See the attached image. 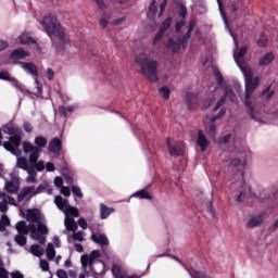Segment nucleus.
<instances>
[{
	"mask_svg": "<svg viewBox=\"0 0 278 278\" xmlns=\"http://www.w3.org/2000/svg\"><path fill=\"white\" fill-rule=\"evenodd\" d=\"M15 229L17 231V233H22V235H26L29 233V231L31 232V224H29L27 226V223H25V220H20L16 225H15Z\"/></svg>",
	"mask_w": 278,
	"mask_h": 278,
	"instance_id": "obj_17",
	"label": "nucleus"
},
{
	"mask_svg": "<svg viewBox=\"0 0 278 278\" xmlns=\"http://www.w3.org/2000/svg\"><path fill=\"white\" fill-rule=\"evenodd\" d=\"M197 143H198V147H200L201 151H203V152L207 151V148L210 147V141L203 134V130L198 131Z\"/></svg>",
	"mask_w": 278,
	"mask_h": 278,
	"instance_id": "obj_13",
	"label": "nucleus"
},
{
	"mask_svg": "<svg viewBox=\"0 0 278 278\" xmlns=\"http://www.w3.org/2000/svg\"><path fill=\"white\" fill-rule=\"evenodd\" d=\"M11 222H10V217H8V215H2L0 218V232L5 231L7 227H10Z\"/></svg>",
	"mask_w": 278,
	"mask_h": 278,
	"instance_id": "obj_27",
	"label": "nucleus"
},
{
	"mask_svg": "<svg viewBox=\"0 0 278 278\" xmlns=\"http://www.w3.org/2000/svg\"><path fill=\"white\" fill-rule=\"evenodd\" d=\"M30 238L37 240L39 244H47V237L38 231L36 224H30Z\"/></svg>",
	"mask_w": 278,
	"mask_h": 278,
	"instance_id": "obj_9",
	"label": "nucleus"
},
{
	"mask_svg": "<svg viewBox=\"0 0 278 278\" xmlns=\"http://www.w3.org/2000/svg\"><path fill=\"white\" fill-rule=\"evenodd\" d=\"M214 103H216V98H211L208 101H206L204 103L202 110H210V108H212V105H214Z\"/></svg>",
	"mask_w": 278,
	"mask_h": 278,
	"instance_id": "obj_50",
	"label": "nucleus"
},
{
	"mask_svg": "<svg viewBox=\"0 0 278 278\" xmlns=\"http://www.w3.org/2000/svg\"><path fill=\"white\" fill-rule=\"evenodd\" d=\"M18 64H21L22 68L28 73V75H33V77H35V79H38V67L36 66V64L31 63V62H18Z\"/></svg>",
	"mask_w": 278,
	"mask_h": 278,
	"instance_id": "obj_10",
	"label": "nucleus"
},
{
	"mask_svg": "<svg viewBox=\"0 0 278 278\" xmlns=\"http://www.w3.org/2000/svg\"><path fill=\"white\" fill-rule=\"evenodd\" d=\"M65 227L67 231H77V224L73 217L65 218Z\"/></svg>",
	"mask_w": 278,
	"mask_h": 278,
	"instance_id": "obj_25",
	"label": "nucleus"
},
{
	"mask_svg": "<svg viewBox=\"0 0 278 278\" xmlns=\"http://www.w3.org/2000/svg\"><path fill=\"white\" fill-rule=\"evenodd\" d=\"M28 151H33V153L29 154L28 162L33 168L37 169L38 173H42L45 170V161H39L40 157V150L38 148H28Z\"/></svg>",
	"mask_w": 278,
	"mask_h": 278,
	"instance_id": "obj_5",
	"label": "nucleus"
},
{
	"mask_svg": "<svg viewBox=\"0 0 278 278\" xmlns=\"http://www.w3.org/2000/svg\"><path fill=\"white\" fill-rule=\"evenodd\" d=\"M208 136H212V137L216 136V124L212 123L208 126Z\"/></svg>",
	"mask_w": 278,
	"mask_h": 278,
	"instance_id": "obj_53",
	"label": "nucleus"
},
{
	"mask_svg": "<svg viewBox=\"0 0 278 278\" xmlns=\"http://www.w3.org/2000/svg\"><path fill=\"white\" fill-rule=\"evenodd\" d=\"M262 223H264L263 214L250 218V220L248 222V227H249V229H254V227H260V225H262Z\"/></svg>",
	"mask_w": 278,
	"mask_h": 278,
	"instance_id": "obj_19",
	"label": "nucleus"
},
{
	"mask_svg": "<svg viewBox=\"0 0 278 278\" xmlns=\"http://www.w3.org/2000/svg\"><path fill=\"white\" fill-rule=\"evenodd\" d=\"M14 77L10 76L9 72H0V79L3 81H11Z\"/></svg>",
	"mask_w": 278,
	"mask_h": 278,
	"instance_id": "obj_48",
	"label": "nucleus"
},
{
	"mask_svg": "<svg viewBox=\"0 0 278 278\" xmlns=\"http://www.w3.org/2000/svg\"><path fill=\"white\" fill-rule=\"evenodd\" d=\"M5 190H7V192H9V194H16V192H18V186H16L12 181H9L5 185Z\"/></svg>",
	"mask_w": 278,
	"mask_h": 278,
	"instance_id": "obj_32",
	"label": "nucleus"
},
{
	"mask_svg": "<svg viewBox=\"0 0 278 278\" xmlns=\"http://www.w3.org/2000/svg\"><path fill=\"white\" fill-rule=\"evenodd\" d=\"M14 240L20 247H25V244H27V237L25 235L18 233L14 237Z\"/></svg>",
	"mask_w": 278,
	"mask_h": 278,
	"instance_id": "obj_34",
	"label": "nucleus"
},
{
	"mask_svg": "<svg viewBox=\"0 0 278 278\" xmlns=\"http://www.w3.org/2000/svg\"><path fill=\"white\" fill-rule=\"evenodd\" d=\"M91 240L96 244H100V247H109L110 245V240H108V237L103 233H100V235L92 233Z\"/></svg>",
	"mask_w": 278,
	"mask_h": 278,
	"instance_id": "obj_15",
	"label": "nucleus"
},
{
	"mask_svg": "<svg viewBox=\"0 0 278 278\" xmlns=\"http://www.w3.org/2000/svg\"><path fill=\"white\" fill-rule=\"evenodd\" d=\"M26 218L30 223H37V231H39L41 236L49 235V227L40 222V213H38V210H28L26 213Z\"/></svg>",
	"mask_w": 278,
	"mask_h": 278,
	"instance_id": "obj_4",
	"label": "nucleus"
},
{
	"mask_svg": "<svg viewBox=\"0 0 278 278\" xmlns=\"http://www.w3.org/2000/svg\"><path fill=\"white\" fill-rule=\"evenodd\" d=\"M54 203H55L56 207H59V210H61V212H64V210H66V207H68V200H64V198H62V195H56L54 199Z\"/></svg>",
	"mask_w": 278,
	"mask_h": 278,
	"instance_id": "obj_21",
	"label": "nucleus"
},
{
	"mask_svg": "<svg viewBox=\"0 0 278 278\" xmlns=\"http://www.w3.org/2000/svg\"><path fill=\"white\" fill-rule=\"evenodd\" d=\"M29 167V164L27 163V159L25 156L17 159V168H21L22 170H26Z\"/></svg>",
	"mask_w": 278,
	"mask_h": 278,
	"instance_id": "obj_36",
	"label": "nucleus"
},
{
	"mask_svg": "<svg viewBox=\"0 0 278 278\" xmlns=\"http://www.w3.org/2000/svg\"><path fill=\"white\" fill-rule=\"evenodd\" d=\"M24 131L31 134L34 131V126L29 122L24 123Z\"/></svg>",
	"mask_w": 278,
	"mask_h": 278,
	"instance_id": "obj_56",
	"label": "nucleus"
},
{
	"mask_svg": "<svg viewBox=\"0 0 278 278\" xmlns=\"http://www.w3.org/2000/svg\"><path fill=\"white\" fill-rule=\"evenodd\" d=\"M166 47H167V49H170V51H173V53H177V51H179V49H181V47H184V43H181V37H178L176 39L170 38L167 41Z\"/></svg>",
	"mask_w": 278,
	"mask_h": 278,
	"instance_id": "obj_14",
	"label": "nucleus"
},
{
	"mask_svg": "<svg viewBox=\"0 0 278 278\" xmlns=\"http://www.w3.org/2000/svg\"><path fill=\"white\" fill-rule=\"evenodd\" d=\"M88 256H89V260L94 262V260H98V257H101V252L99 250H93L90 252Z\"/></svg>",
	"mask_w": 278,
	"mask_h": 278,
	"instance_id": "obj_47",
	"label": "nucleus"
},
{
	"mask_svg": "<svg viewBox=\"0 0 278 278\" xmlns=\"http://www.w3.org/2000/svg\"><path fill=\"white\" fill-rule=\"evenodd\" d=\"M179 16H181V18H186V16H188V9L185 5H180Z\"/></svg>",
	"mask_w": 278,
	"mask_h": 278,
	"instance_id": "obj_57",
	"label": "nucleus"
},
{
	"mask_svg": "<svg viewBox=\"0 0 278 278\" xmlns=\"http://www.w3.org/2000/svg\"><path fill=\"white\" fill-rule=\"evenodd\" d=\"M256 45L262 49L266 48V46L268 45V37H266V34L261 33L260 38L256 41Z\"/></svg>",
	"mask_w": 278,
	"mask_h": 278,
	"instance_id": "obj_31",
	"label": "nucleus"
},
{
	"mask_svg": "<svg viewBox=\"0 0 278 278\" xmlns=\"http://www.w3.org/2000/svg\"><path fill=\"white\" fill-rule=\"evenodd\" d=\"M273 62H275V53L267 52L260 59L258 66H268V64H273Z\"/></svg>",
	"mask_w": 278,
	"mask_h": 278,
	"instance_id": "obj_18",
	"label": "nucleus"
},
{
	"mask_svg": "<svg viewBox=\"0 0 278 278\" xmlns=\"http://www.w3.org/2000/svg\"><path fill=\"white\" fill-rule=\"evenodd\" d=\"M2 129L4 134H8V136H14L16 134V129H18V126L14 123H8L2 126Z\"/></svg>",
	"mask_w": 278,
	"mask_h": 278,
	"instance_id": "obj_22",
	"label": "nucleus"
},
{
	"mask_svg": "<svg viewBox=\"0 0 278 278\" xmlns=\"http://www.w3.org/2000/svg\"><path fill=\"white\" fill-rule=\"evenodd\" d=\"M78 225H79V227H81V229H88V222H86L85 218H79Z\"/></svg>",
	"mask_w": 278,
	"mask_h": 278,
	"instance_id": "obj_62",
	"label": "nucleus"
},
{
	"mask_svg": "<svg viewBox=\"0 0 278 278\" xmlns=\"http://www.w3.org/2000/svg\"><path fill=\"white\" fill-rule=\"evenodd\" d=\"M273 94H275V91L270 92V87L266 88L263 91V97H265L266 99H270L273 97Z\"/></svg>",
	"mask_w": 278,
	"mask_h": 278,
	"instance_id": "obj_58",
	"label": "nucleus"
},
{
	"mask_svg": "<svg viewBox=\"0 0 278 278\" xmlns=\"http://www.w3.org/2000/svg\"><path fill=\"white\" fill-rule=\"evenodd\" d=\"M9 142L14 146L16 149H18V147H21V137L18 135H11V137H9Z\"/></svg>",
	"mask_w": 278,
	"mask_h": 278,
	"instance_id": "obj_35",
	"label": "nucleus"
},
{
	"mask_svg": "<svg viewBox=\"0 0 278 278\" xmlns=\"http://www.w3.org/2000/svg\"><path fill=\"white\" fill-rule=\"evenodd\" d=\"M54 186H56V188H63L64 187V179L60 176H56L54 178Z\"/></svg>",
	"mask_w": 278,
	"mask_h": 278,
	"instance_id": "obj_49",
	"label": "nucleus"
},
{
	"mask_svg": "<svg viewBox=\"0 0 278 278\" xmlns=\"http://www.w3.org/2000/svg\"><path fill=\"white\" fill-rule=\"evenodd\" d=\"M135 63L139 66L141 75L147 77L151 84H157L160 81L157 77V66H160V64L157 61L149 60L147 54L141 53L136 55Z\"/></svg>",
	"mask_w": 278,
	"mask_h": 278,
	"instance_id": "obj_3",
	"label": "nucleus"
},
{
	"mask_svg": "<svg viewBox=\"0 0 278 278\" xmlns=\"http://www.w3.org/2000/svg\"><path fill=\"white\" fill-rule=\"evenodd\" d=\"M3 148L5 149V151H9L10 153H16V147H14L10 141H5L3 143Z\"/></svg>",
	"mask_w": 278,
	"mask_h": 278,
	"instance_id": "obj_43",
	"label": "nucleus"
},
{
	"mask_svg": "<svg viewBox=\"0 0 278 278\" xmlns=\"http://www.w3.org/2000/svg\"><path fill=\"white\" fill-rule=\"evenodd\" d=\"M72 238L77 242H84V231L74 232Z\"/></svg>",
	"mask_w": 278,
	"mask_h": 278,
	"instance_id": "obj_46",
	"label": "nucleus"
},
{
	"mask_svg": "<svg viewBox=\"0 0 278 278\" xmlns=\"http://www.w3.org/2000/svg\"><path fill=\"white\" fill-rule=\"evenodd\" d=\"M24 170H26V173H28V176H35V177H37V173H36V168L34 167V166H28L27 167V169H24Z\"/></svg>",
	"mask_w": 278,
	"mask_h": 278,
	"instance_id": "obj_61",
	"label": "nucleus"
},
{
	"mask_svg": "<svg viewBox=\"0 0 278 278\" xmlns=\"http://www.w3.org/2000/svg\"><path fill=\"white\" fill-rule=\"evenodd\" d=\"M63 212L66 216H73L74 218L79 216V210H77V207L71 206L70 204H67Z\"/></svg>",
	"mask_w": 278,
	"mask_h": 278,
	"instance_id": "obj_24",
	"label": "nucleus"
},
{
	"mask_svg": "<svg viewBox=\"0 0 278 278\" xmlns=\"http://www.w3.org/2000/svg\"><path fill=\"white\" fill-rule=\"evenodd\" d=\"M190 38H192V33L188 31L182 36V38L180 37L182 49H186V47H188V40H190Z\"/></svg>",
	"mask_w": 278,
	"mask_h": 278,
	"instance_id": "obj_42",
	"label": "nucleus"
},
{
	"mask_svg": "<svg viewBox=\"0 0 278 278\" xmlns=\"http://www.w3.org/2000/svg\"><path fill=\"white\" fill-rule=\"evenodd\" d=\"M134 197H137V199H147L148 201H153V195H151L147 189H141L135 192Z\"/></svg>",
	"mask_w": 278,
	"mask_h": 278,
	"instance_id": "obj_23",
	"label": "nucleus"
},
{
	"mask_svg": "<svg viewBox=\"0 0 278 278\" xmlns=\"http://www.w3.org/2000/svg\"><path fill=\"white\" fill-rule=\"evenodd\" d=\"M35 144H30L29 142H24L23 143V151L24 153H34V151H28L29 148L33 149H38L39 154L42 153V149H45V147H47V138L42 137V136H38L35 138Z\"/></svg>",
	"mask_w": 278,
	"mask_h": 278,
	"instance_id": "obj_6",
	"label": "nucleus"
},
{
	"mask_svg": "<svg viewBox=\"0 0 278 278\" xmlns=\"http://www.w3.org/2000/svg\"><path fill=\"white\" fill-rule=\"evenodd\" d=\"M80 262H81L83 268H88V266H89V268H92L93 262L91 261V258L88 254L83 255L80 258Z\"/></svg>",
	"mask_w": 278,
	"mask_h": 278,
	"instance_id": "obj_30",
	"label": "nucleus"
},
{
	"mask_svg": "<svg viewBox=\"0 0 278 278\" xmlns=\"http://www.w3.org/2000/svg\"><path fill=\"white\" fill-rule=\"evenodd\" d=\"M8 210H9L8 202L7 201L0 202V212L2 214H5V212H8Z\"/></svg>",
	"mask_w": 278,
	"mask_h": 278,
	"instance_id": "obj_60",
	"label": "nucleus"
},
{
	"mask_svg": "<svg viewBox=\"0 0 278 278\" xmlns=\"http://www.w3.org/2000/svg\"><path fill=\"white\" fill-rule=\"evenodd\" d=\"M25 58H29V53L23 48L13 50L9 56L10 60H25Z\"/></svg>",
	"mask_w": 278,
	"mask_h": 278,
	"instance_id": "obj_16",
	"label": "nucleus"
},
{
	"mask_svg": "<svg viewBox=\"0 0 278 278\" xmlns=\"http://www.w3.org/2000/svg\"><path fill=\"white\" fill-rule=\"evenodd\" d=\"M73 112H75V108H73V106H68V108L59 106V114L63 118H66V116H68V113L73 114Z\"/></svg>",
	"mask_w": 278,
	"mask_h": 278,
	"instance_id": "obj_28",
	"label": "nucleus"
},
{
	"mask_svg": "<svg viewBox=\"0 0 278 278\" xmlns=\"http://www.w3.org/2000/svg\"><path fill=\"white\" fill-rule=\"evenodd\" d=\"M225 114H227V109L226 108H222L220 111L218 112V114L214 115L211 118V123H216V121H218L219 118H223V116H225Z\"/></svg>",
	"mask_w": 278,
	"mask_h": 278,
	"instance_id": "obj_41",
	"label": "nucleus"
},
{
	"mask_svg": "<svg viewBox=\"0 0 278 278\" xmlns=\"http://www.w3.org/2000/svg\"><path fill=\"white\" fill-rule=\"evenodd\" d=\"M227 99L231 102V103H236L238 101V97H236V93L233 92V89L230 88H226L225 89V93L224 96L217 101L215 108H214V112H218V109L223 108V105H225V101H227Z\"/></svg>",
	"mask_w": 278,
	"mask_h": 278,
	"instance_id": "obj_7",
	"label": "nucleus"
},
{
	"mask_svg": "<svg viewBox=\"0 0 278 278\" xmlns=\"http://www.w3.org/2000/svg\"><path fill=\"white\" fill-rule=\"evenodd\" d=\"M11 83H12V86L14 88H16V90H20V92H24L25 87L23 86V84L18 83V80H16V78H12Z\"/></svg>",
	"mask_w": 278,
	"mask_h": 278,
	"instance_id": "obj_44",
	"label": "nucleus"
},
{
	"mask_svg": "<svg viewBox=\"0 0 278 278\" xmlns=\"http://www.w3.org/2000/svg\"><path fill=\"white\" fill-rule=\"evenodd\" d=\"M56 277L59 278H68V274L64 269L56 270Z\"/></svg>",
	"mask_w": 278,
	"mask_h": 278,
	"instance_id": "obj_59",
	"label": "nucleus"
},
{
	"mask_svg": "<svg viewBox=\"0 0 278 278\" xmlns=\"http://www.w3.org/2000/svg\"><path fill=\"white\" fill-rule=\"evenodd\" d=\"M22 190L24 191V193H26V197H28V194H34L36 192V187L30 186V187H26Z\"/></svg>",
	"mask_w": 278,
	"mask_h": 278,
	"instance_id": "obj_52",
	"label": "nucleus"
},
{
	"mask_svg": "<svg viewBox=\"0 0 278 278\" xmlns=\"http://www.w3.org/2000/svg\"><path fill=\"white\" fill-rule=\"evenodd\" d=\"M112 273L115 278H125V273H123L118 265H113Z\"/></svg>",
	"mask_w": 278,
	"mask_h": 278,
	"instance_id": "obj_37",
	"label": "nucleus"
},
{
	"mask_svg": "<svg viewBox=\"0 0 278 278\" xmlns=\"http://www.w3.org/2000/svg\"><path fill=\"white\" fill-rule=\"evenodd\" d=\"M72 192L77 197L78 199H84V193H81V189L77 186L72 187Z\"/></svg>",
	"mask_w": 278,
	"mask_h": 278,
	"instance_id": "obj_45",
	"label": "nucleus"
},
{
	"mask_svg": "<svg viewBox=\"0 0 278 278\" xmlns=\"http://www.w3.org/2000/svg\"><path fill=\"white\" fill-rule=\"evenodd\" d=\"M41 25L48 36H55V38H58L60 42L58 46V50L64 53L66 45H71V39L66 37V33L64 31V28L62 27L60 22H58V17L53 14H48L43 16Z\"/></svg>",
	"mask_w": 278,
	"mask_h": 278,
	"instance_id": "obj_2",
	"label": "nucleus"
},
{
	"mask_svg": "<svg viewBox=\"0 0 278 278\" xmlns=\"http://www.w3.org/2000/svg\"><path fill=\"white\" fill-rule=\"evenodd\" d=\"M185 103H187L188 110H197V108H199V100L194 93L191 92L186 93Z\"/></svg>",
	"mask_w": 278,
	"mask_h": 278,
	"instance_id": "obj_11",
	"label": "nucleus"
},
{
	"mask_svg": "<svg viewBox=\"0 0 278 278\" xmlns=\"http://www.w3.org/2000/svg\"><path fill=\"white\" fill-rule=\"evenodd\" d=\"M46 255L50 261L55 258V248L53 247V243H48L46 249Z\"/></svg>",
	"mask_w": 278,
	"mask_h": 278,
	"instance_id": "obj_29",
	"label": "nucleus"
},
{
	"mask_svg": "<svg viewBox=\"0 0 278 278\" xmlns=\"http://www.w3.org/2000/svg\"><path fill=\"white\" fill-rule=\"evenodd\" d=\"M49 153L58 154L60 151H62V140L60 138L55 137L53 138L48 146Z\"/></svg>",
	"mask_w": 278,
	"mask_h": 278,
	"instance_id": "obj_12",
	"label": "nucleus"
},
{
	"mask_svg": "<svg viewBox=\"0 0 278 278\" xmlns=\"http://www.w3.org/2000/svg\"><path fill=\"white\" fill-rule=\"evenodd\" d=\"M173 23V17H167L160 26V30L163 31V34H166V30L168 27H170Z\"/></svg>",
	"mask_w": 278,
	"mask_h": 278,
	"instance_id": "obj_39",
	"label": "nucleus"
},
{
	"mask_svg": "<svg viewBox=\"0 0 278 278\" xmlns=\"http://www.w3.org/2000/svg\"><path fill=\"white\" fill-rule=\"evenodd\" d=\"M61 194L64 197H71V189L68 187L61 188Z\"/></svg>",
	"mask_w": 278,
	"mask_h": 278,
	"instance_id": "obj_64",
	"label": "nucleus"
},
{
	"mask_svg": "<svg viewBox=\"0 0 278 278\" xmlns=\"http://www.w3.org/2000/svg\"><path fill=\"white\" fill-rule=\"evenodd\" d=\"M166 144L170 155H176L179 157V155L184 154V143L181 141H176L173 143V140L167 138Z\"/></svg>",
	"mask_w": 278,
	"mask_h": 278,
	"instance_id": "obj_8",
	"label": "nucleus"
},
{
	"mask_svg": "<svg viewBox=\"0 0 278 278\" xmlns=\"http://www.w3.org/2000/svg\"><path fill=\"white\" fill-rule=\"evenodd\" d=\"M40 268L43 270V273L49 271V262L46 260L40 261Z\"/></svg>",
	"mask_w": 278,
	"mask_h": 278,
	"instance_id": "obj_55",
	"label": "nucleus"
},
{
	"mask_svg": "<svg viewBox=\"0 0 278 278\" xmlns=\"http://www.w3.org/2000/svg\"><path fill=\"white\" fill-rule=\"evenodd\" d=\"M30 253L35 255V257H42V255H45V249L39 244H34L30 247Z\"/></svg>",
	"mask_w": 278,
	"mask_h": 278,
	"instance_id": "obj_26",
	"label": "nucleus"
},
{
	"mask_svg": "<svg viewBox=\"0 0 278 278\" xmlns=\"http://www.w3.org/2000/svg\"><path fill=\"white\" fill-rule=\"evenodd\" d=\"M231 36L236 45L233 60L236 64L239 66L241 73L243 74L244 81H245V96H244L243 103L247 108V113L249 114V116H251L253 121H256L257 118L255 117V114H254L255 108L253 106V102H251V97L257 89V86H260V77H255L253 79V71L249 66H242V64H240L241 58H244V54L247 53V51H249V48L247 46L238 48V38H236L233 34H231Z\"/></svg>",
	"mask_w": 278,
	"mask_h": 278,
	"instance_id": "obj_1",
	"label": "nucleus"
},
{
	"mask_svg": "<svg viewBox=\"0 0 278 278\" xmlns=\"http://www.w3.org/2000/svg\"><path fill=\"white\" fill-rule=\"evenodd\" d=\"M20 41L22 45H36V40L27 35H22Z\"/></svg>",
	"mask_w": 278,
	"mask_h": 278,
	"instance_id": "obj_38",
	"label": "nucleus"
},
{
	"mask_svg": "<svg viewBox=\"0 0 278 278\" xmlns=\"http://www.w3.org/2000/svg\"><path fill=\"white\" fill-rule=\"evenodd\" d=\"M114 212V208L108 207L105 204H100V218L101 220H105Z\"/></svg>",
	"mask_w": 278,
	"mask_h": 278,
	"instance_id": "obj_20",
	"label": "nucleus"
},
{
	"mask_svg": "<svg viewBox=\"0 0 278 278\" xmlns=\"http://www.w3.org/2000/svg\"><path fill=\"white\" fill-rule=\"evenodd\" d=\"M231 140V134H228L219 139V144H227Z\"/></svg>",
	"mask_w": 278,
	"mask_h": 278,
	"instance_id": "obj_54",
	"label": "nucleus"
},
{
	"mask_svg": "<svg viewBox=\"0 0 278 278\" xmlns=\"http://www.w3.org/2000/svg\"><path fill=\"white\" fill-rule=\"evenodd\" d=\"M240 164H242L244 168V166H247V159L241 160L240 157H236L230 161V166H240Z\"/></svg>",
	"mask_w": 278,
	"mask_h": 278,
	"instance_id": "obj_40",
	"label": "nucleus"
},
{
	"mask_svg": "<svg viewBox=\"0 0 278 278\" xmlns=\"http://www.w3.org/2000/svg\"><path fill=\"white\" fill-rule=\"evenodd\" d=\"M163 37H164V31L159 30L154 36L153 45L154 46L157 45V42H160V40H162Z\"/></svg>",
	"mask_w": 278,
	"mask_h": 278,
	"instance_id": "obj_51",
	"label": "nucleus"
},
{
	"mask_svg": "<svg viewBox=\"0 0 278 278\" xmlns=\"http://www.w3.org/2000/svg\"><path fill=\"white\" fill-rule=\"evenodd\" d=\"M159 93L161 94V97H163V99H165V101H168L170 99V89L166 86H163L159 89Z\"/></svg>",
	"mask_w": 278,
	"mask_h": 278,
	"instance_id": "obj_33",
	"label": "nucleus"
},
{
	"mask_svg": "<svg viewBox=\"0 0 278 278\" xmlns=\"http://www.w3.org/2000/svg\"><path fill=\"white\" fill-rule=\"evenodd\" d=\"M0 278H10L8 269H5L4 267H0Z\"/></svg>",
	"mask_w": 278,
	"mask_h": 278,
	"instance_id": "obj_63",
	"label": "nucleus"
}]
</instances>
